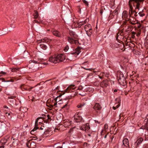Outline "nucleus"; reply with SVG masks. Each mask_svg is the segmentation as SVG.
I'll list each match as a JSON object with an SVG mask.
<instances>
[{"label":"nucleus","mask_w":148,"mask_h":148,"mask_svg":"<svg viewBox=\"0 0 148 148\" xmlns=\"http://www.w3.org/2000/svg\"><path fill=\"white\" fill-rule=\"evenodd\" d=\"M144 0H130L129 1V4L130 8L129 10V14L130 15L132 14H134V15L135 17L138 16V14L137 12L135 11H133L132 10L133 8L132 3L134 4V3H135L136 4V9H137L138 10L140 9V7L141 2H143Z\"/></svg>","instance_id":"1"},{"label":"nucleus","mask_w":148,"mask_h":148,"mask_svg":"<svg viewBox=\"0 0 148 148\" xmlns=\"http://www.w3.org/2000/svg\"><path fill=\"white\" fill-rule=\"evenodd\" d=\"M65 59V56L64 54H60L58 55H55L51 56L49 58V61L51 62L56 63L64 61Z\"/></svg>","instance_id":"2"},{"label":"nucleus","mask_w":148,"mask_h":148,"mask_svg":"<svg viewBox=\"0 0 148 148\" xmlns=\"http://www.w3.org/2000/svg\"><path fill=\"white\" fill-rule=\"evenodd\" d=\"M117 76L119 82L121 85H124L126 83V77L120 71H118L117 73Z\"/></svg>","instance_id":"3"},{"label":"nucleus","mask_w":148,"mask_h":148,"mask_svg":"<svg viewBox=\"0 0 148 148\" xmlns=\"http://www.w3.org/2000/svg\"><path fill=\"white\" fill-rule=\"evenodd\" d=\"M62 95H60L58 96L54 99H49L47 103V106L50 108H51L54 106H55L57 105V101L59 97H61Z\"/></svg>","instance_id":"4"},{"label":"nucleus","mask_w":148,"mask_h":148,"mask_svg":"<svg viewBox=\"0 0 148 148\" xmlns=\"http://www.w3.org/2000/svg\"><path fill=\"white\" fill-rule=\"evenodd\" d=\"M42 61H41L40 60V62L39 64H35L34 65V66L31 67L32 71H37L40 68L42 67V66H41L42 64L46 65V63H41V62H42L43 60L42 59Z\"/></svg>","instance_id":"5"},{"label":"nucleus","mask_w":148,"mask_h":148,"mask_svg":"<svg viewBox=\"0 0 148 148\" xmlns=\"http://www.w3.org/2000/svg\"><path fill=\"white\" fill-rule=\"evenodd\" d=\"M84 29L87 35L89 36H90L92 32L91 26L89 24H87L85 25Z\"/></svg>","instance_id":"6"},{"label":"nucleus","mask_w":148,"mask_h":148,"mask_svg":"<svg viewBox=\"0 0 148 148\" xmlns=\"http://www.w3.org/2000/svg\"><path fill=\"white\" fill-rule=\"evenodd\" d=\"M75 121L77 123L81 122L82 120V118L79 113L75 114L74 116Z\"/></svg>","instance_id":"7"},{"label":"nucleus","mask_w":148,"mask_h":148,"mask_svg":"<svg viewBox=\"0 0 148 148\" xmlns=\"http://www.w3.org/2000/svg\"><path fill=\"white\" fill-rule=\"evenodd\" d=\"M40 60L42 61V59H39L38 61H36L34 60H31L29 61V63L28 65V67L30 69H31V67L34 66V65L36 64H39Z\"/></svg>","instance_id":"8"},{"label":"nucleus","mask_w":148,"mask_h":148,"mask_svg":"<svg viewBox=\"0 0 148 148\" xmlns=\"http://www.w3.org/2000/svg\"><path fill=\"white\" fill-rule=\"evenodd\" d=\"M127 21H128L129 23L132 25H134L137 23H138V22L136 21V19L134 18L133 17L129 15V20Z\"/></svg>","instance_id":"9"},{"label":"nucleus","mask_w":148,"mask_h":148,"mask_svg":"<svg viewBox=\"0 0 148 148\" xmlns=\"http://www.w3.org/2000/svg\"><path fill=\"white\" fill-rule=\"evenodd\" d=\"M75 88L76 87L75 85H71L69 86L66 90V92H73L74 91H73V90H74Z\"/></svg>","instance_id":"10"},{"label":"nucleus","mask_w":148,"mask_h":148,"mask_svg":"<svg viewBox=\"0 0 148 148\" xmlns=\"http://www.w3.org/2000/svg\"><path fill=\"white\" fill-rule=\"evenodd\" d=\"M89 124L87 123L85 125L82 126L80 127V129L81 130L85 131H88L90 129Z\"/></svg>","instance_id":"11"},{"label":"nucleus","mask_w":148,"mask_h":148,"mask_svg":"<svg viewBox=\"0 0 148 148\" xmlns=\"http://www.w3.org/2000/svg\"><path fill=\"white\" fill-rule=\"evenodd\" d=\"M122 17L123 19L125 20L126 21L129 20V16L127 12L126 11H123L122 14Z\"/></svg>","instance_id":"12"},{"label":"nucleus","mask_w":148,"mask_h":148,"mask_svg":"<svg viewBox=\"0 0 148 148\" xmlns=\"http://www.w3.org/2000/svg\"><path fill=\"white\" fill-rule=\"evenodd\" d=\"M93 108L95 110L97 111H100L102 108V107L99 103H95Z\"/></svg>","instance_id":"13"},{"label":"nucleus","mask_w":148,"mask_h":148,"mask_svg":"<svg viewBox=\"0 0 148 148\" xmlns=\"http://www.w3.org/2000/svg\"><path fill=\"white\" fill-rule=\"evenodd\" d=\"M66 39L67 40L68 42L71 44H73L75 42V40L76 38L71 37L69 36H67L66 38Z\"/></svg>","instance_id":"14"},{"label":"nucleus","mask_w":148,"mask_h":148,"mask_svg":"<svg viewBox=\"0 0 148 148\" xmlns=\"http://www.w3.org/2000/svg\"><path fill=\"white\" fill-rule=\"evenodd\" d=\"M108 81L107 80H103L101 83V86L103 87H106L108 85Z\"/></svg>","instance_id":"15"},{"label":"nucleus","mask_w":148,"mask_h":148,"mask_svg":"<svg viewBox=\"0 0 148 148\" xmlns=\"http://www.w3.org/2000/svg\"><path fill=\"white\" fill-rule=\"evenodd\" d=\"M7 140L5 139H2L0 141V148H4V145L7 142Z\"/></svg>","instance_id":"16"},{"label":"nucleus","mask_w":148,"mask_h":148,"mask_svg":"<svg viewBox=\"0 0 148 148\" xmlns=\"http://www.w3.org/2000/svg\"><path fill=\"white\" fill-rule=\"evenodd\" d=\"M143 140V139L141 137L139 138L137 140L136 142L135 143V144L137 145L136 146V148L138 147L139 145L142 143Z\"/></svg>","instance_id":"17"},{"label":"nucleus","mask_w":148,"mask_h":148,"mask_svg":"<svg viewBox=\"0 0 148 148\" xmlns=\"http://www.w3.org/2000/svg\"><path fill=\"white\" fill-rule=\"evenodd\" d=\"M69 34L70 37L77 39V36L75 32L72 31H69Z\"/></svg>","instance_id":"18"},{"label":"nucleus","mask_w":148,"mask_h":148,"mask_svg":"<svg viewBox=\"0 0 148 148\" xmlns=\"http://www.w3.org/2000/svg\"><path fill=\"white\" fill-rule=\"evenodd\" d=\"M52 32L53 34L56 36L59 37L61 36V33L57 30H53Z\"/></svg>","instance_id":"19"},{"label":"nucleus","mask_w":148,"mask_h":148,"mask_svg":"<svg viewBox=\"0 0 148 148\" xmlns=\"http://www.w3.org/2000/svg\"><path fill=\"white\" fill-rule=\"evenodd\" d=\"M123 145L126 147H129V142L127 138H124L123 141Z\"/></svg>","instance_id":"20"},{"label":"nucleus","mask_w":148,"mask_h":148,"mask_svg":"<svg viewBox=\"0 0 148 148\" xmlns=\"http://www.w3.org/2000/svg\"><path fill=\"white\" fill-rule=\"evenodd\" d=\"M71 121L67 120L63 123V125L65 127H67L70 125L71 124Z\"/></svg>","instance_id":"21"},{"label":"nucleus","mask_w":148,"mask_h":148,"mask_svg":"<svg viewBox=\"0 0 148 148\" xmlns=\"http://www.w3.org/2000/svg\"><path fill=\"white\" fill-rule=\"evenodd\" d=\"M81 51L79 48H77L76 49V50L74 52H73L71 53V54L72 55H74L75 56V57H76V56L78 55L79 53H80Z\"/></svg>","instance_id":"22"},{"label":"nucleus","mask_w":148,"mask_h":148,"mask_svg":"<svg viewBox=\"0 0 148 148\" xmlns=\"http://www.w3.org/2000/svg\"><path fill=\"white\" fill-rule=\"evenodd\" d=\"M86 103L84 102H82L81 103L78 104L77 106V107L78 108H82L84 106L86 105Z\"/></svg>","instance_id":"23"},{"label":"nucleus","mask_w":148,"mask_h":148,"mask_svg":"<svg viewBox=\"0 0 148 148\" xmlns=\"http://www.w3.org/2000/svg\"><path fill=\"white\" fill-rule=\"evenodd\" d=\"M41 42H50L51 40L47 38H45L42 39H41Z\"/></svg>","instance_id":"24"},{"label":"nucleus","mask_w":148,"mask_h":148,"mask_svg":"<svg viewBox=\"0 0 148 148\" xmlns=\"http://www.w3.org/2000/svg\"><path fill=\"white\" fill-rule=\"evenodd\" d=\"M40 119V117L38 118L36 120L35 122V127L34 129H36V130L38 129V120L39 119Z\"/></svg>","instance_id":"25"},{"label":"nucleus","mask_w":148,"mask_h":148,"mask_svg":"<svg viewBox=\"0 0 148 148\" xmlns=\"http://www.w3.org/2000/svg\"><path fill=\"white\" fill-rule=\"evenodd\" d=\"M35 13L34 14L33 16H34V18H37L39 16L38 13L36 10L34 11Z\"/></svg>","instance_id":"26"},{"label":"nucleus","mask_w":148,"mask_h":148,"mask_svg":"<svg viewBox=\"0 0 148 148\" xmlns=\"http://www.w3.org/2000/svg\"><path fill=\"white\" fill-rule=\"evenodd\" d=\"M145 122H147L144 125V129H145L147 130H148V121L147 119H145Z\"/></svg>","instance_id":"27"},{"label":"nucleus","mask_w":148,"mask_h":148,"mask_svg":"<svg viewBox=\"0 0 148 148\" xmlns=\"http://www.w3.org/2000/svg\"><path fill=\"white\" fill-rule=\"evenodd\" d=\"M69 106L68 105V103H67L66 104L64 105L62 107V109H64V110H67L69 108Z\"/></svg>","instance_id":"28"},{"label":"nucleus","mask_w":148,"mask_h":148,"mask_svg":"<svg viewBox=\"0 0 148 148\" xmlns=\"http://www.w3.org/2000/svg\"><path fill=\"white\" fill-rule=\"evenodd\" d=\"M143 12L144 11L143 10L141 11L140 12L138 13L139 15L141 17H143L145 16V14Z\"/></svg>","instance_id":"29"},{"label":"nucleus","mask_w":148,"mask_h":148,"mask_svg":"<svg viewBox=\"0 0 148 148\" xmlns=\"http://www.w3.org/2000/svg\"><path fill=\"white\" fill-rule=\"evenodd\" d=\"M85 21H82V22H78L77 25H78L77 27H81L82 25L84 24L85 23Z\"/></svg>","instance_id":"30"},{"label":"nucleus","mask_w":148,"mask_h":148,"mask_svg":"<svg viewBox=\"0 0 148 148\" xmlns=\"http://www.w3.org/2000/svg\"><path fill=\"white\" fill-rule=\"evenodd\" d=\"M40 48H41L42 49L44 50L46 49L47 48L46 46L44 44H40Z\"/></svg>","instance_id":"31"},{"label":"nucleus","mask_w":148,"mask_h":148,"mask_svg":"<svg viewBox=\"0 0 148 148\" xmlns=\"http://www.w3.org/2000/svg\"><path fill=\"white\" fill-rule=\"evenodd\" d=\"M11 69V71L12 72H16L17 71H18L19 69V68H13Z\"/></svg>","instance_id":"32"},{"label":"nucleus","mask_w":148,"mask_h":148,"mask_svg":"<svg viewBox=\"0 0 148 148\" xmlns=\"http://www.w3.org/2000/svg\"><path fill=\"white\" fill-rule=\"evenodd\" d=\"M82 1L83 3L86 6H87V7L88 6V3L87 1L85 0H82Z\"/></svg>","instance_id":"33"},{"label":"nucleus","mask_w":148,"mask_h":148,"mask_svg":"<svg viewBox=\"0 0 148 148\" xmlns=\"http://www.w3.org/2000/svg\"><path fill=\"white\" fill-rule=\"evenodd\" d=\"M136 34V33L134 32H131V37L133 38H134L135 37V35Z\"/></svg>","instance_id":"34"},{"label":"nucleus","mask_w":148,"mask_h":148,"mask_svg":"<svg viewBox=\"0 0 148 148\" xmlns=\"http://www.w3.org/2000/svg\"><path fill=\"white\" fill-rule=\"evenodd\" d=\"M75 127H74L73 128H71L70 129V130H69V134H72V133L73 132V129Z\"/></svg>","instance_id":"35"},{"label":"nucleus","mask_w":148,"mask_h":148,"mask_svg":"<svg viewBox=\"0 0 148 148\" xmlns=\"http://www.w3.org/2000/svg\"><path fill=\"white\" fill-rule=\"evenodd\" d=\"M69 49V47L68 45H67L65 47L64 49V51L65 52H66L68 51Z\"/></svg>","instance_id":"36"},{"label":"nucleus","mask_w":148,"mask_h":148,"mask_svg":"<svg viewBox=\"0 0 148 148\" xmlns=\"http://www.w3.org/2000/svg\"><path fill=\"white\" fill-rule=\"evenodd\" d=\"M118 14V10L116 9L114 11V12H113V14L114 15H116V14L117 15Z\"/></svg>","instance_id":"37"},{"label":"nucleus","mask_w":148,"mask_h":148,"mask_svg":"<svg viewBox=\"0 0 148 148\" xmlns=\"http://www.w3.org/2000/svg\"><path fill=\"white\" fill-rule=\"evenodd\" d=\"M108 129V125L107 124H105L104 125V129L105 130V131H106V130Z\"/></svg>","instance_id":"38"},{"label":"nucleus","mask_w":148,"mask_h":148,"mask_svg":"<svg viewBox=\"0 0 148 148\" xmlns=\"http://www.w3.org/2000/svg\"><path fill=\"white\" fill-rule=\"evenodd\" d=\"M121 33H117L116 35V40H118V38L119 37V36L120 35Z\"/></svg>","instance_id":"39"},{"label":"nucleus","mask_w":148,"mask_h":148,"mask_svg":"<svg viewBox=\"0 0 148 148\" xmlns=\"http://www.w3.org/2000/svg\"><path fill=\"white\" fill-rule=\"evenodd\" d=\"M137 30L138 31V33L136 34V35L137 36H139L140 34V29Z\"/></svg>","instance_id":"40"},{"label":"nucleus","mask_w":148,"mask_h":148,"mask_svg":"<svg viewBox=\"0 0 148 148\" xmlns=\"http://www.w3.org/2000/svg\"><path fill=\"white\" fill-rule=\"evenodd\" d=\"M6 74V73L3 72V71H1L0 72V74H2L3 75H5Z\"/></svg>","instance_id":"41"},{"label":"nucleus","mask_w":148,"mask_h":148,"mask_svg":"<svg viewBox=\"0 0 148 148\" xmlns=\"http://www.w3.org/2000/svg\"><path fill=\"white\" fill-rule=\"evenodd\" d=\"M136 24H138L137 27H138V28L139 29H139L141 27V25L140 24V23H139L138 22V23H137Z\"/></svg>","instance_id":"42"},{"label":"nucleus","mask_w":148,"mask_h":148,"mask_svg":"<svg viewBox=\"0 0 148 148\" xmlns=\"http://www.w3.org/2000/svg\"><path fill=\"white\" fill-rule=\"evenodd\" d=\"M79 95H81L82 96H84L85 95L86 93H80L79 94Z\"/></svg>","instance_id":"43"},{"label":"nucleus","mask_w":148,"mask_h":148,"mask_svg":"<svg viewBox=\"0 0 148 148\" xmlns=\"http://www.w3.org/2000/svg\"><path fill=\"white\" fill-rule=\"evenodd\" d=\"M89 145H90L89 144H88V143H84V146H85L86 147H88Z\"/></svg>","instance_id":"44"},{"label":"nucleus","mask_w":148,"mask_h":148,"mask_svg":"<svg viewBox=\"0 0 148 148\" xmlns=\"http://www.w3.org/2000/svg\"><path fill=\"white\" fill-rule=\"evenodd\" d=\"M103 8L102 7L101 8V9L100 10V13L101 14H103Z\"/></svg>","instance_id":"45"},{"label":"nucleus","mask_w":148,"mask_h":148,"mask_svg":"<svg viewBox=\"0 0 148 148\" xmlns=\"http://www.w3.org/2000/svg\"><path fill=\"white\" fill-rule=\"evenodd\" d=\"M83 89V87L82 86H79V87L77 89L78 90H82Z\"/></svg>","instance_id":"46"},{"label":"nucleus","mask_w":148,"mask_h":148,"mask_svg":"<svg viewBox=\"0 0 148 148\" xmlns=\"http://www.w3.org/2000/svg\"><path fill=\"white\" fill-rule=\"evenodd\" d=\"M47 119H49V120H51V119L50 116V115H49L48 114L47 115Z\"/></svg>","instance_id":"47"},{"label":"nucleus","mask_w":148,"mask_h":148,"mask_svg":"<svg viewBox=\"0 0 148 148\" xmlns=\"http://www.w3.org/2000/svg\"><path fill=\"white\" fill-rule=\"evenodd\" d=\"M118 46V45L117 44H113L112 45V47L114 46V47H117Z\"/></svg>","instance_id":"48"},{"label":"nucleus","mask_w":148,"mask_h":148,"mask_svg":"<svg viewBox=\"0 0 148 148\" xmlns=\"http://www.w3.org/2000/svg\"><path fill=\"white\" fill-rule=\"evenodd\" d=\"M36 130V129H34V128L33 130H32L31 132V134H32V133H33V132L34 131H35Z\"/></svg>","instance_id":"49"},{"label":"nucleus","mask_w":148,"mask_h":148,"mask_svg":"<svg viewBox=\"0 0 148 148\" xmlns=\"http://www.w3.org/2000/svg\"><path fill=\"white\" fill-rule=\"evenodd\" d=\"M31 100H32V101H35V100H36V99H35V98L34 97H33V98H32V99H31Z\"/></svg>","instance_id":"50"},{"label":"nucleus","mask_w":148,"mask_h":148,"mask_svg":"<svg viewBox=\"0 0 148 148\" xmlns=\"http://www.w3.org/2000/svg\"><path fill=\"white\" fill-rule=\"evenodd\" d=\"M126 45H128V46H129V47H130V44H128V42H127V43H126Z\"/></svg>","instance_id":"51"},{"label":"nucleus","mask_w":148,"mask_h":148,"mask_svg":"<svg viewBox=\"0 0 148 148\" xmlns=\"http://www.w3.org/2000/svg\"><path fill=\"white\" fill-rule=\"evenodd\" d=\"M32 87H31V88H28L27 89V90H28L29 91H30L32 89Z\"/></svg>","instance_id":"52"},{"label":"nucleus","mask_w":148,"mask_h":148,"mask_svg":"<svg viewBox=\"0 0 148 148\" xmlns=\"http://www.w3.org/2000/svg\"><path fill=\"white\" fill-rule=\"evenodd\" d=\"M112 108L114 110H116L117 108L116 107L114 106H113Z\"/></svg>","instance_id":"53"},{"label":"nucleus","mask_w":148,"mask_h":148,"mask_svg":"<svg viewBox=\"0 0 148 148\" xmlns=\"http://www.w3.org/2000/svg\"><path fill=\"white\" fill-rule=\"evenodd\" d=\"M38 22V21H36V20H34L33 21V23H37Z\"/></svg>","instance_id":"54"},{"label":"nucleus","mask_w":148,"mask_h":148,"mask_svg":"<svg viewBox=\"0 0 148 148\" xmlns=\"http://www.w3.org/2000/svg\"><path fill=\"white\" fill-rule=\"evenodd\" d=\"M120 105L119 104H118L116 106V108H118L119 106Z\"/></svg>","instance_id":"55"},{"label":"nucleus","mask_w":148,"mask_h":148,"mask_svg":"<svg viewBox=\"0 0 148 148\" xmlns=\"http://www.w3.org/2000/svg\"><path fill=\"white\" fill-rule=\"evenodd\" d=\"M108 134H106V135H105V136H104V138H106L107 136V135H108Z\"/></svg>","instance_id":"56"},{"label":"nucleus","mask_w":148,"mask_h":148,"mask_svg":"<svg viewBox=\"0 0 148 148\" xmlns=\"http://www.w3.org/2000/svg\"><path fill=\"white\" fill-rule=\"evenodd\" d=\"M44 127L43 126V127H40V129L42 130L43 129V128Z\"/></svg>","instance_id":"57"},{"label":"nucleus","mask_w":148,"mask_h":148,"mask_svg":"<svg viewBox=\"0 0 148 148\" xmlns=\"http://www.w3.org/2000/svg\"><path fill=\"white\" fill-rule=\"evenodd\" d=\"M56 148H62V147L58 146Z\"/></svg>","instance_id":"58"},{"label":"nucleus","mask_w":148,"mask_h":148,"mask_svg":"<svg viewBox=\"0 0 148 148\" xmlns=\"http://www.w3.org/2000/svg\"><path fill=\"white\" fill-rule=\"evenodd\" d=\"M99 77L101 79H102L103 78V77L101 76H99Z\"/></svg>","instance_id":"59"},{"label":"nucleus","mask_w":148,"mask_h":148,"mask_svg":"<svg viewBox=\"0 0 148 148\" xmlns=\"http://www.w3.org/2000/svg\"><path fill=\"white\" fill-rule=\"evenodd\" d=\"M117 90H116V89H115V90H114V92H117Z\"/></svg>","instance_id":"60"},{"label":"nucleus","mask_w":148,"mask_h":148,"mask_svg":"<svg viewBox=\"0 0 148 148\" xmlns=\"http://www.w3.org/2000/svg\"><path fill=\"white\" fill-rule=\"evenodd\" d=\"M47 132L44 131L43 132V134H47L46 133Z\"/></svg>","instance_id":"61"},{"label":"nucleus","mask_w":148,"mask_h":148,"mask_svg":"<svg viewBox=\"0 0 148 148\" xmlns=\"http://www.w3.org/2000/svg\"><path fill=\"white\" fill-rule=\"evenodd\" d=\"M87 62H84L83 63H82V64H84L85 63H86Z\"/></svg>","instance_id":"62"},{"label":"nucleus","mask_w":148,"mask_h":148,"mask_svg":"<svg viewBox=\"0 0 148 148\" xmlns=\"http://www.w3.org/2000/svg\"><path fill=\"white\" fill-rule=\"evenodd\" d=\"M84 69H86V70H89V69H85V68H84Z\"/></svg>","instance_id":"63"},{"label":"nucleus","mask_w":148,"mask_h":148,"mask_svg":"<svg viewBox=\"0 0 148 148\" xmlns=\"http://www.w3.org/2000/svg\"><path fill=\"white\" fill-rule=\"evenodd\" d=\"M88 136H91V135H90V134H88Z\"/></svg>","instance_id":"64"}]
</instances>
